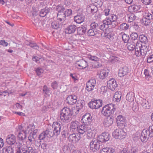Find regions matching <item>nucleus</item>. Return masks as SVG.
Returning a JSON list of instances; mask_svg holds the SVG:
<instances>
[{"instance_id":"f257e3e1","label":"nucleus","mask_w":153,"mask_h":153,"mask_svg":"<svg viewBox=\"0 0 153 153\" xmlns=\"http://www.w3.org/2000/svg\"><path fill=\"white\" fill-rule=\"evenodd\" d=\"M72 114L70 109L64 108L61 111L58 118L64 123H68L71 120Z\"/></svg>"},{"instance_id":"f03ea898","label":"nucleus","mask_w":153,"mask_h":153,"mask_svg":"<svg viewBox=\"0 0 153 153\" xmlns=\"http://www.w3.org/2000/svg\"><path fill=\"white\" fill-rule=\"evenodd\" d=\"M115 106L113 104H107L102 108L101 113L105 116H110L111 114H113L115 111Z\"/></svg>"},{"instance_id":"7ed1b4c3","label":"nucleus","mask_w":153,"mask_h":153,"mask_svg":"<svg viewBox=\"0 0 153 153\" xmlns=\"http://www.w3.org/2000/svg\"><path fill=\"white\" fill-rule=\"evenodd\" d=\"M118 18L117 16L114 14H111L105 20L106 21L105 22L108 24L109 26L114 28L117 26L119 23L117 22Z\"/></svg>"},{"instance_id":"20e7f679","label":"nucleus","mask_w":153,"mask_h":153,"mask_svg":"<svg viewBox=\"0 0 153 153\" xmlns=\"http://www.w3.org/2000/svg\"><path fill=\"white\" fill-rule=\"evenodd\" d=\"M18 148L20 149L23 153H33V150L31 147H27L23 142H19L16 143Z\"/></svg>"},{"instance_id":"39448f33","label":"nucleus","mask_w":153,"mask_h":153,"mask_svg":"<svg viewBox=\"0 0 153 153\" xmlns=\"http://www.w3.org/2000/svg\"><path fill=\"white\" fill-rule=\"evenodd\" d=\"M126 133L122 129H117L112 133L113 137L116 139H121L125 137Z\"/></svg>"},{"instance_id":"423d86ee","label":"nucleus","mask_w":153,"mask_h":153,"mask_svg":"<svg viewBox=\"0 0 153 153\" xmlns=\"http://www.w3.org/2000/svg\"><path fill=\"white\" fill-rule=\"evenodd\" d=\"M89 107L93 109H97L101 107L102 105V101L100 100H92L88 103Z\"/></svg>"},{"instance_id":"0eeeda50","label":"nucleus","mask_w":153,"mask_h":153,"mask_svg":"<svg viewBox=\"0 0 153 153\" xmlns=\"http://www.w3.org/2000/svg\"><path fill=\"white\" fill-rule=\"evenodd\" d=\"M72 13V11L71 9H67L64 12L58 13L57 18L58 19L61 21H65L66 16H70Z\"/></svg>"},{"instance_id":"6e6552de","label":"nucleus","mask_w":153,"mask_h":153,"mask_svg":"<svg viewBox=\"0 0 153 153\" xmlns=\"http://www.w3.org/2000/svg\"><path fill=\"white\" fill-rule=\"evenodd\" d=\"M100 146V143L99 140H92L90 143V149L93 152L99 150Z\"/></svg>"},{"instance_id":"1a4fd4ad","label":"nucleus","mask_w":153,"mask_h":153,"mask_svg":"<svg viewBox=\"0 0 153 153\" xmlns=\"http://www.w3.org/2000/svg\"><path fill=\"white\" fill-rule=\"evenodd\" d=\"M62 125L57 122L53 123L52 126H51L53 129L55 134V136H57L59 134L61 131V128Z\"/></svg>"},{"instance_id":"9d476101","label":"nucleus","mask_w":153,"mask_h":153,"mask_svg":"<svg viewBox=\"0 0 153 153\" xmlns=\"http://www.w3.org/2000/svg\"><path fill=\"white\" fill-rule=\"evenodd\" d=\"M96 84V82L95 79H91L89 80L86 83V89L88 91H91L93 90Z\"/></svg>"},{"instance_id":"9b49d317","label":"nucleus","mask_w":153,"mask_h":153,"mask_svg":"<svg viewBox=\"0 0 153 153\" xmlns=\"http://www.w3.org/2000/svg\"><path fill=\"white\" fill-rule=\"evenodd\" d=\"M92 117L89 113H86L84 115L82 119V122L84 123V125L87 126H88L91 123L92 121Z\"/></svg>"},{"instance_id":"f8f14e48","label":"nucleus","mask_w":153,"mask_h":153,"mask_svg":"<svg viewBox=\"0 0 153 153\" xmlns=\"http://www.w3.org/2000/svg\"><path fill=\"white\" fill-rule=\"evenodd\" d=\"M80 139V137L79 135L76 132L70 134L68 137L69 141L73 143L78 142Z\"/></svg>"},{"instance_id":"ddd939ff","label":"nucleus","mask_w":153,"mask_h":153,"mask_svg":"<svg viewBox=\"0 0 153 153\" xmlns=\"http://www.w3.org/2000/svg\"><path fill=\"white\" fill-rule=\"evenodd\" d=\"M75 64L76 66L81 69L85 68L88 66L87 62L83 59L76 61Z\"/></svg>"},{"instance_id":"4468645a","label":"nucleus","mask_w":153,"mask_h":153,"mask_svg":"<svg viewBox=\"0 0 153 153\" xmlns=\"http://www.w3.org/2000/svg\"><path fill=\"white\" fill-rule=\"evenodd\" d=\"M107 83L108 88L112 91L114 90L117 86L116 81L114 78H111L108 81Z\"/></svg>"},{"instance_id":"2eb2a0df","label":"nucleus","mask_w":153,"mask_h":153,"mask_svg":"<svg viewBox=\"0 0 153 153\" xmlns=\"http://www.w3.org/2000/svg\"><path fill=\"white\" fill-rule=\"evenodd\" d=\"M110 138V134L108 133L103 132L99 136L98 139L100 142H104L108 141Z\"/></svg>"},{"instance_id":"dca6fc26","label":"nucleus","mask_w":153,"mask_h":153,"mask_svg":"<svg viewBox=\"0 0 153 153\" xmlns=\"http://www.w3.org/2000/svg\"><path fill=\"white\" fill-rule=\"evenodd\" d=\"M108 73L107 71L105 70L102 69L98 71L97 75L99 79L102 80L107 77Z\"/></svg>"},{"instance_id":"f3484780","label":"nucleus","mask_w":153,"mask_h":153,"mask_svg":"<svg viewBox=\"0 0 153 153\" xmlns=\"http://www.w3.org/2000/svg\"><path fill=\"white\" fill-rule=\"evenodd\" d=\"M79 123L77 121L72 122L70 126V130L74 132H76L79 127Z\"/></svg>"},{"instance_id":"a211bd4d","label":"nucleus","mask_w":153,"mask_h":153,"mask_svg":"<svg viewBox=\"0 0 153 153\" xmlns=\"http://www.w3.org/2000/svg\"><path fill=\"white\" fill-rule=\"evenodd\" d=\"M77 97L74 95L69 96L66 99L67 102L70 105L75 104L77 101Z\"/></svg>"},{"instance_id":"6ab92c4d","label":"nucleus","mask_w":153,"mask_h":153,"mask_svg":"<svg viewBox=\"0 0 153 153\" xmlns=\"http://www.w3.org/2000/svg\"><path fill=\"white\" fill-rule=\"evenodd\" d=\"M113 119L111 116H108L105 118L103 122L104 126L105 127H109L113 123Z\"/></svg>"},{"instance_id":"aec40b11","label":"nucleus","mask_w":153,"mask_h":153,"mask_svg":"<svg viewBox=\"0 0 153 153\" xmlns=\"http://www.w3.org/2000/svg\"><path fill=\"white\" fill-rule=\"evenodd\" d=\"M139 103L142 107L144 108L149 109L150 107V105L149 102L143 98H141L140 99Z\"/></svg>"},{"instance_id":"412c9836","label":"nucleus","mask_w":153,"mask_h":153,"mask_svg":"<svg viewBox=\"0 0 153 153\" xmlns=\"http://www.w3.org/2000/svg\"><path fill=\"white\" fill-rule=\"evenodd\" d=\"M6 141L9 145H13L16 142V137L13 134L9 135L7 137Z\"/></svg>"},{"instance_id":"4be33fe9","label":"nucleus","mask_w":153,"mask_h":153,"mask_svg":"<svg viewBox=\"0 0 153 153\" xmlns=\"http://www.w3.org/2000/svg\"><path fill=\"white\" fill-rule=\"evenodd\" d=\"M128 71V68L126 66H124L121 68L119 70L118 73V76L120 77H122L126 75Z\"/></svg>"},{"instance_id":"5701e85b","label":"nucleus","mask_w":153,"mask_h":153,"mask_svg":"<svg viewBox=\"0 0 153 153\" xmlns=\"http://www.w3.org/2000/svg\"><path fill=\"white\" fill-rule=\"evenodd\" d=\"M76 29V27L74 25H71L65 30V33L70 34L74 33Z\"/></svg>"},{"instance_id":"b1692460","label":"nucleus","mask_w":153,"mask_h":153,"mask_svg":"<svg viewBox=\"0 0 153 153\" xmlns=\"http://www.w3.org/2000/svg\"><path fill=\"white\" fill-rule=\"evenodd\" d=\"M88 126L84 125H79L76 132L80 134H83L88 130Z\"/></svg>"},{"instance_id":"393cba45","label":"nucleus","mask_w":153,"mask_h":153,"mask_svg":"<svg viewBox=\"0 0 153 153\" xmlns=\"http://www.w3.org/2000/svg\"><path fill=\"white\" fill-rule=\"evenodd\" d=\"M149 137V133L148 130L143 129L141 133L140 139L142 142H144L146 140L148 137Z\"/></svg>"},{"instance_id":"a878e982","label":"nucleus","mask_w":153,"mask_h":153,"mask_svg":"<svg viewBox=\"0 0 153 153\" xmlns=\"http://www.w3.org/2000/svg\"><path fill=\"white\" fill-rule=\"evenodd\" d=\"M74 19L76 23L80 24L84 21L85 16L82 15H77L74 16Z\"/></svg>"},{"instance_id":"bb28decb","label":"nucleus","mask_w":153,"mask_h":153,"mask_svg":"<svg viewBox=\"0 0 153 153\" xmlns=\"http://www.w3.org/2000/svg\"><path fill=\"white\" fill-rule=\"evenodd\" d=\"M126 149V153H137L140 151V149L139 147H135L132 148H128L127 149Z\"/></svg>"},{"instance_id":"cd10ccee","label":"nucleus","mask_w":153,"mask_h":153,"mask_svg":"<svg viewBox=\"0 0 153 153\" xmlns=\"http://www.w3.org/2000/svg\"><path fill=\"white\" fill-rule=\"evenodd\" d=\"M51 126H50L48 127L47 129L45 131L48 137H53L54 135L55 136V133L53 131V129L51 127Z\"/></svg>"},{"instance_id":"c85d7f7f","label":"nucleus","mask_w":153,"mask_h":153,"mask_svg":"<svg viewBox=\"0 0 153 153\" xmlns=\"http://www.w3.org/2000/svg\"><path fill=\"white\" fill-rule=\"evenodd\" d=\"M126 98V100L130 102L133 101L134 98V93L132 92H129L127 93Z\"/></svg>"},{"instance_id":"c756f323","label":"nucleus","mask_w":153,"mask_h":153,"mask_svg":"<svg viewBox=\"0 0 153 153\" xmlns=\"http://www.w3.org/2000/svg\"><path fill=\"white\" fill-rule=\"evenodd\" d=\"M85 105V101L84 100H80L78 101L76 104V110L77 111V113L80 109H82Z\"/></svg>"},{"instance_id":"7c9ffc66","label":"nucleus","mask_w":153,"mask_h":153,"mask_svg":"<svg viewBox=\"0 0 153 153\" xmlns=\"http://www.w3.org/2000/svg\"><path fill=\"white\" fill-rule=\"evenodd\" d=\"M139 39L140 42L146 44L148 42V39L146 36L144 34L140 35L139 36Z\"/></svg>"},{"instance_id":"2f4dec72","label":"nucleus","mask_w":153,"mask_h":153,"mask_svg":"<svg viewBox=\"0 0 153 153\" xmlns=\"http://www.w3.org/2000/svg\"><path fill=\"white\" fill-rule=\"evenodd\" d=\"M35 141V138L34 136L31 134H30L28 137V139L26 142L27 145L28 146H31L32 144H33Z\"/></svg>"},{"instance_id":"473e14b6","label":"nucleus","mask_w":153,"mask_h":153,"mask_svg":"<svg viewBox=\"0 0 153 153\" xmlns=\"http://www.w3.org/2000/svg\"><path fill=\"white\" fill-rule=\"evenodd\" d=\"M141 23L143 25L146 26L149 25L152 22L150 19H148L146 18L143 17L141 20Z\"/></svg>"},{"instance_id":"72a5a7b5","label":"nucleus","mask_w":153,"mask_h":153,"mask_svg":"<svg viewBox=\"0 0 153 153\" xmlns=\"http://www.w3.org/2000/svg\"><path fill=\"white\" fill-rule=\"evenodd\" d=\"M61 26V24L58 21H54L51 23L52 27L55 29L60 28Z\"/></svg>"},{"instance_id":"f704fd0d","label":"nucleus","mask_w":153,"mask_h":153,"mask_svg":"<svg viewBox=\"0 0 153 153\" xmlns=\"http://www.w3.org/2000/svg\"><path fill=\"white\" fill-rule=\"evenodd\" d=\"M27 132H19L18 135V137L19 140H20V142H23L26 137Z\"/></svg>"},{"instance_id":"c9c22d12","label":"nucleus","mask_w":153,"mask_h":153,"mask_svg":"<svg viewBox=\"0 0 153 153\" xmlns=\"http://www.w3.org/2000/svg\"><path fill=\"white\" fill-rule=\"evenodd\" d=\"M121 97V94H120L119 92L117 91L115 92L114 94L113 99L114 101L118 102L120 101Z\"/></svg>"},{"instance_id":"e433bc0d","label":"nucleus","mask_w":153,"mask_h":153,"mask_svg":"<svg viewBox=\"0 0 153 153\" xmlns=\"http://www.w3.org/2000/svg\"><path fill=\"white\" fill-rule=\"evenodd\" d=\"M3 153H13V150L12 147L6 146L3 149Z\"/></svg>"},{"instance_id":"4c0bfd02","label":"nucleus","mask_w":153,"mask_h":153,"mask_svg":"<svg viewBox=\"0 0 153 153\" xmlns=\"http://www.w3.org/2000/svg\"><path fill=\"white\" fill-rule=\"evenodd\" d=\"M149 47L146 45L143 46L141 47L140 49L141 50L142 56H144L149 51Z\"/></svg>"},{"instance_id":"58836bf2","label":"nucleus","mask_w":153,"mask_h":153,"mask_svg":"<svg viewBox=\"0 0 153 153\" xmlns=\"http://www.w3.org/2000/svg\"><path fill=\"white\" fill-rule=\"evenodd\" d=\"M129 27L128 25L124 23L119 26L118 29L121 30H126L128 29Z\"/></svg>"},{"instance_id":"ea45409f","label":"nucleus","mask_w":153,"mask_h":153,"mask_svg":"<svg viewBox=\"0 0 153 153\" xmlns=\"http://www.w3.org/2000/svg\"><path fill=\"white\" fill-rule=\"evenodd\" d=\"M86 30V28L85 27H80L78 28L77 33L79 35H82L85 33Z\"/></svg>"},{"instance_id":"a19ab883","label":"nucleus","mask_w":153,"mask_h":153,"mask_svg":"<svg viewBox=\"0 0 153 153\" xmlns=\"http://www.w3.org/2000/svg\"><path fill=\"white\" fill-rule=\"evenodd\" d=\"M127 46L128 49L129 51H133L135 49V43L133 42L128 43Z\"/></svg>"},{"instance_id":"79ce46f5","label":"nucleus","mask_w":153,"mask_h":153,"mask_svg":"<svg viewBox=\"0 0 153 153\" xmlns=\"http://www.w3.org/2000/svg\"><path fill=\"white\" fill-rule=\"evenodd\" d=\"M106 21L105 20L103 21L102 23L100 25L99 28L102 30H104L107 28L109 25L107 22H105Z\"/></svg>"},{"instance_id":"37998d69","label":"nucleus","mask_w":153,"mask_h":153,"mask_svg":"<svg viewBox=\"0 0 153 153\" xmlns=\"http://www.w3.org/2000/svg\"><path fill=\"white\" fill-rule=\"evenodd\" d=\"M88 11H91V13H94L96 12L97 10V8L94 5H92L87 8Z\"/></svg>"},{"instance_id":"c03bdc74","label":"nucleus","mask_w":153,"mask_h":153,"mask_svg":"<svg viewBox=\"0 0 153 153\" xmlns=\"http://www.w3.org/2000/svg\"><path fill=\"white\" fill-rule=\"evenodd\" d=\"M125 121V119L122 115L118 116L117 118V122L119 123L123 124Z\"/></svg>"},{"instance_id":"a18cd8bd","label":"nucleus","mask_w":153,"mask_h":153,"mask_svg":"<svg viewBox=\"0 0 153 153\" xmlns=\"http://www.w3.org/2000/svg\"><path fill=\"white\" fill-rule=\"evenodd\" d=\"M87 131V135L88 138L91 139L94 136V134L93 133L94 131L91 129H88V128Z\"/></svg>"},{"instance_id":"49530a36","label":"nucleus","mask_w":153,"mask_h":153,"mask_svg":"<svg viewBox=\"0 0 153 153\" xmlns=\"http://www.w3.org/2000/svg\"><path fill=\"white\" fill-rule=\"evenodd\" d=\"M48 138V137L45 131L41 133L39 136V138L40 140H43L45 139H47Z\"/></svg>"},{"instance_id":"de8ad7c7","label":"nucleus","mask_w":153,"mask_h":153,"mask_svg":"<svg viewBox=\"0 0 153 153\" xmlns=\"http://www.w3.org/2000/svg\"><path fill=\"white\" fill-rule=\"evenodd\" d=\"M128 21L130 22H131L135 20L136 18V16L133 13L128 14Z\"/></svg>"},{"instance_id":"09e8293b","label":"nucleus","mask_w":153,"mask_h":153,"mask_svg":"<svg viewBox=\"0 0 153 153\" xmlns=\"http://www.w3.org/2000/svg\"><path fill=\"white\" fill-rule=\"evenodd\" d=\"M49 12L48 9L42 10L40 12L39 16L42 17L45 16Z\"/></svg>"},{"instance_id":"8fccbe9b","label":"nucleus","mask_w":153,"mask_h":153,"mask_svg":"<svg viewBox=\"0 0 153 153\" xmlns=\"http://www.w3.org/2000/svg\"><path fill=\"white\" fill-rule=\"evenodd\" d=\"M43 93L44 94L45 96L49 95L50 90L46 86L44 85L43 87Z\"/></svg>"},{"instance_id":"3c124183","label":"nucleus","mask_w":153,"mask_h":153,"mask_svg":"<svg viewBox=\"0 0 153 153\" xmlns=\"http://www.w3.org/2000/svg\"><path fill=\"white\" fill-rule=\"evenodd\" d=\"M35 128V126L33 124H30L25 128L26 132L32 131Z\"/></svg>"},{"instance_id":"603ef678","label":"nucleus","mask_w":153,"mask_h":153,"mask_svg":"<svg viewBox=\"0 0 153 153\" xmlns=\"http://www.w3.org/2000/svg\"><path fill=\"white\" fill-rule=\"evenodd\" d=\"M140 122V119L137 117H135L132 120V123L134 126H136L139 124Z\"/></svg>"},{"instance_id":"864d4df0","label":"nucleus","mask_w":153,"mask_h":153,"mask_svg":"<svg viewBox=\"0 0 153 153\" xmlns=\"http://www.w3.org/2000/svg\"><path fill=\"white\" fill-rule=\"evenodd\" d=\"M88 58L90 60L95 62H99L100 60V58L94 56L90 55L88 56Z\"/></svg>"},{"instance_id":"5fc2aeb1","label":"nucleus","mask_w":153,"mask_h":153,"mask_svg":"<svg viewBox=\"0 0 153 153\" xmlns=\"http://www.w3.org/2000/svg\"><path fill=\"white\" fill-rule=\"evenodd\" d=\"M96 30L92 28L90 29L88 32V34L89 36H94L96 34Z\"/></svg>"},{"instance_id":"6e6d98bb","label":"nucleus","mask_w":153,"mask_h":153,"mask_svg":"<svg viewBox=\"0 0 153 153\" xmlns=\"http://www.w3.org/2000/svg\"><path fill=\"white\" fill-rule=\"evenodd\" d=\"M122 38L123 40L125 43L127 42L129 39V36L125 33H124L123 35Z\"/></svg>"},{"instance_id":"4d7b16f0","label":"nucleus","mask_w":153,"mask_h":153,"mask_svg":"<svg viewBox=\"0 0 153 153\" xmlns=\"http://www.w3.org/2000/svg\"><path fill=\"white\" fill-rule=\"evenodd\" d=\"M148 19H150V20L152 21L153 19V16L152 15L149 13H146L144 15V17Z\"/></svg>"},{"instance_id":"13d9d810","label":"nucleus","mask_w":153,"mask_h":153,"mask_svg":"<svg viewBox=\"0 0 153 153\" xmlns=\"http://www.w3.org/2000/svg\"><path fill=\"white\" fill-rule=\"evenodd\" d=\"M25 128L22 125H19L18 126L17 131L19 132H26Z\"/></svg>"},{"instance_id":"bf43d9fd","label":"nucleus","mask_w":153,"mask_h":153,"mask_svg":"<svg viewBox=\"0 0 153 153\" xmlns=\"http://www.w3.org/2000/svg\"><path fill=\"white\" fill-rule=\"evenodd\" d=\"M63 150L64 153H70V149L68 145H65L63 148Z\"/></svg>"},{"instance_id":"052dcab7","label":"nucleus","mask_w":153,"mask_h":153,"mask_svg":"<svg viewBox=\"0 0 153 153\" xmlns=\"http://www.w3.org/2000/svg\"><path fill=\"white\" fill-rule=\"evenodd\" d=\"M149 133V137H153V125L150 126L148 130Z\"/></svg>"},{"instance_id":"680f3d73","label":"nucleus","mask_w":153,"mask_h":153,"mask_svg":"<svg viewBox=\"0 0 153 153\" xmlns=\"http://www.w3.org/2000/svg\"><path fill=\"white\" fill-rule=\"evenodd\" d=\"M130 37L132 40H135L137 39L138 35L136 33L134 32L130 35Z\"/></svg>"},{"instance_id":"e2e57ef3","label":"nucleus","mask_w":153,"mask_h":153,"mask_svg":"<svg viewBox=\"0 0 153 153\" xmlns=\"http://www.w3.org/2000/svg\"><path fill=\"white\" fill-rule=\"evenodd\" d=\"M28 45L31 48H33L37 50L39 48V46L35 43H33L32 42H30Z\"/></svg>"},{"instance_id":"0e129e2a","label":"nucleus","mask_w":153,"mask_h":153,"mask_svg":"<svg viewBox=\"0 0 153 153\" xmlns=\"http://www.w3.org/2000/svg\"><path fill=\"white\" fill-rule=\"evenodd\" d=\"M107 89V87L106 86H102L100 89V93L104 94L106 93Z\"/></svg>"},{"instance_id":"69168bd1","label":"nucleus","mask_w":153,"mask_h":153,"mask_svg":"<svg viewBox=\"0 0 153 153\" xmlns=\"http://www.w3.org/2000/svg\"><path fill=\"white\" fill-rule=\"evenodd\" d=\"M56 10L58 12V13H63V11L65 10V8L62 6L58 5L56 7Z\"/></svg>"},{"instance_id":"338daca9","label":"nucleus","mask_w":153,"mask_h":153,"mask_svg":"<svg viewBox=\"0 0 153 153\" xmlns=\"http://www.w3.org/2000/svg\"><path fill=\"white\" fill-rule=\"evenodd\" d=\"M142 43L140 41H137L135 44V49H140L141 47H142Z\"/></svg>"},{"instance_id":"774afa93","label":"nucleus","mask_w":153,"mask_h":153,"mask_svg":"<svg viewBox=\"0 0 153 153\" xmlns=\"http://www.w3.org/2000/svg\"><path fill=\"white\" fill-rule=\"evenodd\" d=\"M153 62V55H149L148 56L147 62L151 63Z\"/></svg>"}]
</instances>
